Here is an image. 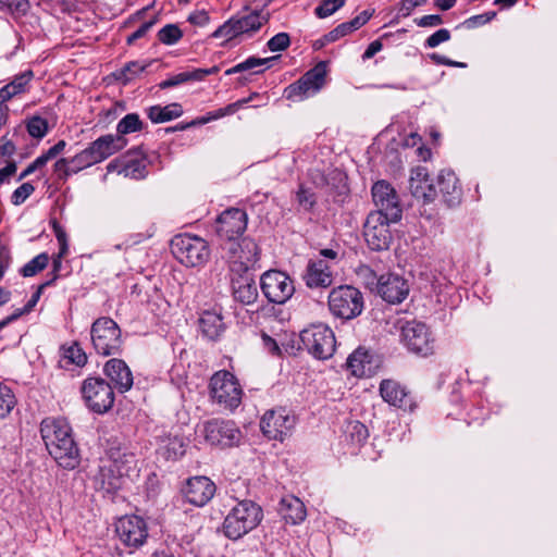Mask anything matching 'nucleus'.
<instances>
[{
  "label": "nucleus",
  "mask_w": 557,
  "mask_h": 557,
  "mask_svg": "<svg viewBox=\"0 0 557 557\" xmlns=\"http://www.w3.org/2000/svg\"><path fill=\"white\" fill-rule=\"evenodd\" d=\"M106 458L101 459L98 472L94 478L95 487L106 493H114L136 469V457L126 444L116 436L107 438Z\"/></svg>",
  "instance_id": "1"
},
{
  "label": "nucleus",
  "mask_w": 557,
  "mask_h": 557,
  "mask_svg": "<svg viewBox=\"0 0 557 557\" xmlns=\"http://www.w3.org/2000/svg\"><path fill=\"white\" fill-rule=\"evenodd\" d=\"M40 433L49 455L61 468L73 470L79 466V448L65 419L45 418L40 423Z\"/></svg>",
  "instance_id": "2"
},
{
  "label": "nucleus",
  "mask_w": 557,
  "mask_h": 557,
  "mask_svg": "<svg viewBox=\"0 0 557 557\" xmlns=\"http://www.w3.org/2000/svg\"><path fill=\"white\" fill-rule=\"evenodd\" d=\"M262 517V508L258 504L249 499L240 500L225 517L223 533L230 540H239L256 529Z\"/></svg>",
  "instance_id": "3"
},
{
  "label": "nucleus",
  "mask_w": 557,
  "mask_h": 557,
  "mask_svg": "<svg viewBox=\"0 0 557 557\" xmlns=\"http://www.w3.org/2000/svg\"><path fill=\"white\" fill-rule=\"evenodd\" d=\"M90 338L98 355L112 356L122 352V331L117 323L109 318H98L90 327Z\"/></svg>",
  "instance_id": "4"
},
{
  "label": "nucleus",
  "mask_w": 557,
  "mask_h": 557,
  "mask_svg": "<svg viewBox=\"0 0 557 557\" xmlns=\"http://www.w3.org/2000/svg\"><path fill=\"white\" fill-rule=\"evenodd\" d=\"M171 250L182 264L191 268L205 264L210 257L208 243L196 235L174 236L171 240Z\"/></svg>",
  "instance_id": "5"
},
{
  "label": "nucleus",
  "mask_w": 557,
  "mask_h": 557,
  "mask_svg": "<svg viewBox=\"0 0 557 557\" xmlns=\"http://www.w3.org/2000/svg\"><path fill=\"white\" fill-rule=\"evenodd\" d=\"M329 308L336 318L355 319L361 314L364 308L362 293L350 285L333 288L329 295Z\"/></svg>",
  "instance_id": "6"
},
{
  "label": "nucleus",
  "mask_w": 557,
  "mask_h": 557,
  "mask_svg": "<svg viewBox=\"0 0 557 557\" xmlns=\"http://www.w3.org/2000/svg\"><path fill=\"white\" fill-rule=\"evenodd\" d=\"M400 342L411 354L417 356L428 357L435 350V339L430 327L417 320L401 322Z\"/></svg>",
  "instance_id": "7"
},
{
  "label": "nucleus",
  "mask_w": 557,
  "mask_h": 557,
  "mask_svg": "<svg viewBox=\"0 0 557 557\" xmlns=\"http://www.w3.org/2000/svg\"><path fill=\"white\" fill-rule=\"evenodd\" d=\"M210 394L216 404L234 410L242 403L243 389L238 380L228 371H219L210 380Z\"/></svg>",
  "instance_id": "8"
},
{
  "label": "nucleus",
  "mask_w": 557,
  "mask_h": 557,
  "mask_svg": "<svg viewBox=\"0 0 557 557\" xmlns=\"http://www.w3.org/2000/svg\"><path fill=\"white\" fill-rule=\"evenodd\" d=\"M300 341L308 352L320 360L331 358L336 347L333 331L322 323L312 324L302 330Z\"/></svg>",
  "instance_id": "9"
},
{
  "label": "nucleus",
  "mask_w": 557,
  "mask_h": 557,
  "mask_svg": "<svg viewBox=\"0 0 557 557\" xmlns=\"http://www.w3.org/2000/svg\"><path fill=\"white\" fill-rule=\"evenodd\" d=\"M223 258L227 260L234 271L246 272L259 260V247L248 237L240 240L220 243Z\"/></svg>",
  "instance_id": "10"
},
{
  "label": "nucleus",
  "mask_w": 557,
  "mask_h": 557,
  "mask_svg": "<svg viewBox=\"0 0 557 557\" xmlns=\"http://www.w3.org/2000/svg\"><path fill=\"white\" fill-rule=\"evenodd\" d=\"M325 76L326 64L325 62H319L298 81L288 85L284 90V97L292 101H302L322 89L325 84Z\"/></svg>",
  "instance_id": "11"
},
{
  "label": "nucleus",
  "mask_w": 557,
  "mask_h": 557,
  "mask_svg": "<svg viewBox=\"0 0 557 557\" xmlns=\"http://www.w3.org/2000/svg\"><path fill=\"white\" fill-rule=\"evenodd\" d=\"M82 394L89 409L104 413L114 404V392L110 383L101 377H88L82 386Z\"/></svg>",
  "instance_id": "12"
},
{
  "label": "nucleus",
  "mask_w": 557,
  "mask_h": 557,
  "mask_svg": "<svg viewBox=\"0 0 557 557\" xmlns=\"http://www.w3.org/2000/svg\"><path fill=\"white\" fill-rule=\"evenodd\" d=\"M260 288L265 298L273 304H285L295 293L293 280L278 270H269L260 277Z\"/></svg>",
  "instance_id": "13"
},
{
  "label": "nucleus",
  "mask_w": 557,
  "mask_h": 557,
  "mask_svg": "<svg viewBox=\"0 0 557 557\" xmlns=\"http://www.w3.org/2000/svg\"><path fill=\"white\" fill-rule=\"evenodd\" d=\"M115 534L124 546L137 549L147 542L148 525L139 516H124L115 522Z\"/></svg>",
  "instance_id": "14"
},
{
  "label": "nucleus",
  "mask_w": 557,
  "mask_h": 557,
  "mask_svg": "<svg viewBox=\"0 0 557 557\" xmlns=\"http://www.w3.org/2000/svg\"><path fill=\"white\" fill-rule=\"evenodd\" d=\"M296 423L295 416L286 408L280 407L265 411L260 421V429L269 440L284 441Z\"/></svg>",
  "instance_id": "15"
},
{
  "label": "nucleus",
  "mask_w": 557,
  "mask_h": 557,
  "mask_svg": "<svg viewBox=\"0 0 557 557\" xmlns=\"http://www.w3.org/2000/svg\"><path fill=\"white\" fill-rule=\"evenodd\" d=\"M389 223H393L392 220L379 212L369 213L363 225V236L371 250L388 249L392 243Z\"/></svg>",
  "instance_id": "16"
},
{
  "label": "nucleus",
  "mask_w": 557,
  "mask_h": 557,
  "mask_svg": "<svg viewBox=\"0 0 557 557\" xmlns=\"http://www.w3.org/2000/svg\"><path fill=\"white\" fill-rule=\"evenodd\" d=\"M247 213L237 208L223 211L215 223V233L221 243L235 242L247 228Z\"/></svg>",
  "instance_id": "17"
},
{
  "label": "nucleus",
  "mask_w": 557,
  "mask_h": 557,
  "mask_svg": "<svg viewBox=\"0 0 557 557\" xmlns=\"http://www.w3.org/2000/svg\"><path fill=\"white\" fill-rule=\"evenodd\" d=\"M372 198L376 207L373 212H379L384 216L398 222L403 215V209L399 198L393 186L386 181H379L372 186Z\"/></svg>",
  "instance_id": "18"
},
{
  "label": "nucleus",
  "mask_w": 557,
  "mask_h": 557,
  "mask_svg": "<svg viewBox=\"0 0 557 557\" xmlns=\"http://www.w3.org/2000/svg\"><path fill=\"white\" fill-rule=\"evenodd\" d=\"M205 438L211 445L232 447L239 443L242 433L231 420L213 419L203 425Z\"/></svg>",
  "instance_id": "19"
},
{
  "label": "nucleus",
  "mask_w": 557,
  "mask_h": 557,
  "mask_svg": "<svg viewBox=\"0 0 557 557\" xmlns=\"http://www.w3.org/2000/svg\"><path fill=\"white\" fill-rule=\"evenodd\" d=\"M376 292L386 302L400 304L409 294V285L403 276L387 273L379 277Z\"/></svg>",
  "instance_id": "20"
},
{
  "label": "nucleus",
  "mask_w": 557,
  "mask_h": 557,
  "mask_svg": "<svg viewBox=\"0 0 557 557\" xmlns=\"http://www.w3.org/2000/svg\"><path fill=\"white\" fill-rule=\"evenodd\" d=\"M409 190L414 198L422 199L424 203H431L437 198L435 183L430 180L429 171L424 166L411 170Z\"/></svg>",
  "instance_id": "21"
},
{
  "label": "nucleus",
  "mask_w": 557,
  "mask_h": 557,
  "mask_svg": "<svg viewBox=\"0 0 557 557\" xmlns=\"http://www.w3.org/2000/svg\"><path fill=\"white\" fill-rule=\"evenodd\" d=\"M216 491L215 484L207 476H194L187 481L185 497L191 505L202 507L209 503Z\"/></svg>",
  "instance_id": "22"
},
{
  "label": "nucleus",
  "mask_w": 557,
  "mask_h": 557,
  "mask_svg": "<svg viewBox=\"0 0 557 557\" xmlns=\"http://www.w3.org/2000/svg\"><path fill=\"white\" fill-rule=\"evenodd\" d=\"M106 376L110 380L113 388L120 393L128 392L133 386V373L126 362L122 359L112 358L103 367Z\"/></svg>",
  "instance_id": "23"
},
{
  "label": "nucleus",
  "mask_w": 557,
  "mask_h": 557,
  "mask_svg": "<svg viewBox=\"0 0 557 557\" xmlns=\"http://www.w3.org/2000/svg\"><path fill=\"white\" fill-rule=\"evenodd\" d=\"M437 197L441 195L443 201L453 207L460 202L461 187L458 184L456 174L450 170H442L436 178Z\"/></svg>",
  "instance_id": "24"
},
{
  "label": "nucleus",
  "mask_w": 557,
  "mask_h": 557,
  "mask_svg": "<svg viewBox=\"0 0 557 557\" xmlns=\"http://www.w3.org/2000/svg\"><path fill=\"white\" fill-rule=\"evenodd\" d=\"M304 278L310 288H326L333 283L330 265L323 259L310 260Z\"/></svg>",
  "instance_id": "25"
},
{
  "label": "nucleus",
  "mask_w": 557,
  "mask_h": 557,
  "mask_svg": "<svg viewBox=\"0 0 557 557\" xmlns=\"http://www.w3.org/2000/svg\"><path fill=\"white\" fill-rule=\"evenodd\" d=\"M127 140L122 136L104 135L96 139L88 146L90 154L94 156L97 163L103 161L119 150L123 149Z\"/></svg>",
  "instance_id": "26"
},
{
  "label": "nucleus",
  "mask_w": 557,
  "mask_h": 557,
  "mask_svg": "<svg viewBox=\"0 0 557 557\" xmlns=\"http://www.w3.org/2000/svg\"><path fill=\"white\" fill-rule=\"evenodd\" d=\"M373 11H362L359 15H357L355 18H352L349 22H345L336 26L334 29L329 32L322 37L321 45H327L330 42H334L338 40L339 38L348 35L349 33L359 29L361 26H363L373 15Z\"/></svg>",
  "instance_id": "27"
},
{
  "label": "nucleus",
  "mask_w": 557,
  "mask_h": 557,
  "mask_svg": "<svg viewBox=\"0 0 557 557\" xmlns=\"http://www.w3.org/2000/svg\"><path fill=\"white\" fill-rule=\"evenodd\" d=\"M234 298L243 305H251L258 298V287L249 275H240L233 281Z\"/></svg>",
  "instance_id": "28"
},
{
  "label": "nucleus",
  "mask_w": 557,
  "mask_h": 557,
  "mask_svg": "<svg viewBox=\"0 0 557 557\" xmlns=\"http://www.w3.org/2000/svg\"><path fill=\"white\" fill-rule=\"evenodd\" d=\"M382 398L392 406L405 408L409 405L410 399L405 388L397 382L384 380L380 385Z\"/></svg>",
  "instance_id": "29"
},
{
  "label": "nucleus",
  "mask_w": 557,
  "mask_h": 557,
  "mask_svg": "<svg viewBox=\"0 0 557 557\" xmlns=\"http://www.w3.org/2000/svg\"><path fill=\"white\" fill-rule=\"evenodd\" d=\"M33 77L34 73L30 70L15 75L9 84L0 89V104L7 106L5 102L12 99L14 96L25 92L26 86L29 84Z\"/></svg>",
  "instance_id": "30"
},
{
  "label": "nucleus",
  "mask_w": 557,
  "mask_h": 557,
  "mask_svg": "<svg viewBox=\"0 0 557 557\" xmlns=\"http://www.w3.org/2000/svg\"><path fill=\"white\" fill-rule=\"evenodd\" d=\"M280 510L284 520L290 524H298L306 518V508L304 503L294 496L283 498L281 500Z\"/></svg>",
  "instance_id": "31"
},
{
  "label": "nucleus",
  "mask_w": 557,
  "mask_h": 557,
  "mask_svg": "<svg viewBox=\"0 0 557 557\" xmlns=\"http://www.w3.org/2000/svg\"><path fill=\"white\" fill-rule=\"evenodd\" d=\"M199 327L207 338L215 341L224 331V323L221 314L214 311H205L199 319Z\"/></svg>",
  "instance_id": "32"
},
{
  "label": "nucleus",
  "mask_w": 557,
  "mask_h": 557,
  "mask_svg": "<svg viewBox=\"0 0 557 557\" xmlns=\"http://www.w3.org/2000/svg\"><path fill=\"white\" fill-rule=\"evenodd\" d=\"M147 113L152 123H164L180 117L183 114V108L180 103L173 102L165 107L152 106Z\"/></svg>",
  "instance_id": "33"
},
{
  "label": "nucleus",
  "mask_w": 557,
  "mask_h": 557,
  "mask_svg": "<svg viewBox=\"0 0 557 557\" xmlns=\"http://www.w3.org/2000/svg\"><path fill=\"white\" fill-rule=\"evenodd\" d=\"M238 35L249 34L258 30L264 23L268 22V15L259 11H253L242 17H233Z\"/></svg>",
  "instance_id": "34"
},
{
  "label": "nucleus",
  "mask_w": 557,
  "mask_h": 557,
  "mask_svg": "<svg viewBox=\"0 0 557 557\" xmlns=\"http://www.w3.org/2000/svg\"><path fill=\"white\" fill-rule=\"evenodd\" d=\"M347 368L355 376H366L370 373L369 354L362 348L356 349L347 359Z\"/></svg>",
  "instance_id": "35"
},
{
  "label": "nucleus",
  "mask_w": 557,
  "mask_h": 557,
  "mask_svg": "<svg viewBox=\"0 0 557 557\" xmlns=\"http://www.w3.org/2000/svg\"><path fill=\"white\" fill-rule=\"evenodd\" d=\"M156 61L149 62H139V61H131L126 63L123 69L117 74V79H121L123 84H127L139 73L147 71L149 66H151Z\"/></svg>",
  "instance_id": "36"
},
{
  "label": "nucleus",
  "mask_w": 557,
  "mask_h": 557,
  "mask_svg": "<svg viewBox=\"0 0 557 557\" xmlns=\"http://www.w3.org/2000/svg\"><path fill=\"white\" fill-rule=\"evenodd\" d=\"M278 58H280L278 55L271 57V58L250 57L247 60H245L244 62H240V63L236 64L235 66L226 70L225 71V75H232V74H235V73H242V72H245V71H250V70H253L257 66L269 64L270 62H272V61H274V60H276Z\"/></svg>",
  "instance_id": "37"
},
{
  "label": "nucleus",
  "mask_w": 557,
  "mask_h": 557,
  "mask_svg": "<svg viewBox=\"0 0 557 557\" xmlns=\"http://www.w3.org/2000/svg\"><path fill=\"white\" fill-rule=\"evenodd\" d=\"M141 127L143 122L139 119V115L136 113H128L117 123V134L115 136L123 137L124 135L140 131Z\"/></svg>",
  "instance_id": "38"
},
{
  "label": "nucleus",
  "mask_w": 557,
  "mask_h": 557,
  "mask_svg": "<svg viewBox=\"0 0 557 557\" xmlns=\"http://www.w3.org/2000/svg\"><path fill=\"white\" fill-rule=\"evenodd\" d=\"M16 405V397L13 391L0 382V419H4Z\"/></svg>",
  "instance_id": "39"
},
{
  "label": "nucleus",
  "mask_w": 557,
  "mask_h": 557,
  "mask_svg": "<svg viewBox=\"0 0 557 557\" xmlns=\"http://www.w3.org/2000/svg\"><path fill=\"white\" fill-rule=\"evenodd\" d=\"M49 262V256L46 252L37 255L28 261L22 269L21 274L24 277H30L42 271Z\"/></svg>",
  "instance_id": "40"
},
{
  "label": "nucleus",
  "mask_w": 557,
  "mask_h": 557,
  "mask_svg": "<svg viewBox=\"0 0 557 557\" xmlns=\"http://www.w3.org/2000/svg\"><path fill=\"white\" fill-rule=\"evenodd\" d=\"M26 129L32 137L40 139L46 136L49 126L46 119L34 115L27 120Z\"/></svg>",
  "instance_id": "41"
},
{
  "label": "nucleus",
  "mask_w": 557,
  "mask_h": 557,
  "mask_svg": "<svg viewBox=\"0 0 557 557\" xmlns=\"http://www.w3.org/2000/svg\"><path fill=\"white\" fill-rule=\"evenodd\" d=\"M183 37V33L176 24H166L158 32V39L163 45H175Z\"/></svg>",
  "instance_id": "42"
},
{
  "label": "nucleus",
  "mask_w": 557,
  "mask_h": 557,
  "mask_svg": "<svg viewBox=\"0 0 557 557\" xmlns=\"http://www.w3.org/2000/svg\"><path fill=\"white\" fill-rule=\"evenodd\" d=\"M247 103V100H238L236 102H233V103H230L228 106H226L225 108H221V109H218L216 111L214 112H210L207 116L205 117H201L199 120V123L200 124H205L209 121H212V120H216V119H220V117H223L225 115H230V114H233L235 113L240 107H243L244 104Z\"/></svg>",
  "instance_id": "43"
},
{
  "label": "nucleus",
  "mask_w": 557,
  "mask_h": 557,
  "mask_svg": "<svg viewBox=\"0 0 557 557\" xmlns=\"http://www.w3.org/2000/svg\"><path fill=\"white\" fill-rule=\"evenodd\" d=\"M0 9L15 15H25L29 10L28 0H0Z\"/></svg>",
  "instance_id": "44"
},
{
  "label": "nucleus",
  "mask_w": 557,
  "mask_h": 557,
  "mask_svg": "<svg viewBox=\"0 0 557 557\" xmlns=\"http://www.w3.org/2000/svg\"><path fill=\"white\" fill-rule=\"evenodd\" d=\"M70 160L72 164V172H77L97 163L94 156L90 154L88 147Z\"/></svg>",
  "instance_id": "45"
},
{
  "label": "nucleus",
  "mask_w": 557,
  "mask_h": 557,
  "mask_svg": "<svg viewBox=\"0 0 557 557\" xmlns=\"http://www.w3.org/2000/svg\"><path fill=\"white\" fill-rule=\"evenodd\" d=\"M64 357L77 367H83L87 362V355L77 343L72 344L64 350Z\"/></svg>",
  "instance_id": "46"
},
{
  "label": "nucleus",
  "mask_w": 557,
  "mask_h": 557,
  "mask_svg": "<svg viewBox=\"0 0 557 557\" xmlns=\"http://www.w3.org/2000/svg\"><path fill=\"white\" fill-rule=\"evenodd\" d=\"M346 0H323L315 8L314 13L320 18H325L345 5Z\"/></svg>",
  "instance_id": "47"
},
{
  "label": "nucleus",
  "mask_w": 557,
  "mask_h": 557,
  "mask_svg": "<svg viewBox=\"0 0 557 557\" xmlns=\"http://www.w3.org/2000/svg\"><path fill=\"white\" fill-rule=\"evenodd\" d=\"M296 199L299 207L309 212L313 209L317 203V198L314 193L310 191L308 188L300 186L298 191L296 193Z\"/></svg>",
  "instance_id": "48"
},
{
  "label": "nucleus",
  "mask_w": 557,
  "mask_h": 557,
  "mask_svg": "<svg viewBox=\"0 0 557 557\" xmlns=\"http://www.w3.org/2000/svg\"><path fill=\"white\" fill-rule=\"evenodd\" d=\"M356 275L358 278L370 289L376 288L377 276L375 272L367 264H360L356 269Z\"/></svg>",
  "instance_id": "49"
},
{
  "label": "nucleus",
  "mask_w": 557,
  "mask_h": 557,
  "mask_svg": "<svg viewBox=\"0 0 557 557\" xmlns=\"http://www.w3.org/2000/svg\"><path fill=\"white\" fill-rule=\"evenodd\" d=\"M124 172L132 178H144L147 174V165L143 160H129L124 166Z\"/></svg>",
  "instance_id": "50"
},
{
  "label": "nucleus",
  "mask_w": 557,
  "mask_h": 557,
  "mask_svg": "<svg viewBox=\"0 0 557 557\" xmlns=\"http://www.w3.org/2000/svg\"><path fill=\"white\" fill-rule=\"evenodd\" d=\"M213 38H224L225 41H230L236 37H238V33L236 30L235 22L230 18L223 25H221L218 29H215L212 35Z\"/></svg>",
  "instance_id": "51"
},
{
  "label": "nucleus",
  "mask_w": 557,
  "mask_h": 557,
  "mask_svg": "<svg viewBox=\"0 0 557 557\" xmlns=\"http://www.w3.org/2000/svg\"><path fill=\"white\" fill-rule=\"evenodd\" d=\"M190 81H195L194 72L193 71L182 72V73L173 75L172 77L161 82L159 84V88L168 89V88L176 87L178 85H182V84L190 82Z\"/></svg>",
  "instance_id": "52"
},
{
  "label": "nucleus",
  "mask_w": 557,
  "mask_h": 557,
  "mask_svg": "<svg viewBox=\"0 0 557 557\" xmlns=\"http://www.w3.org/2000/svg\"><path fill=\"white\" fill-rule=\"evenodd\" d=\"M35 190V187L32 183H23L20 187H17L12 196L11 201L14 206L22 205Z\"/></svg>",
  "instance_id": "53"
},
{
  "label": "nucleus",
  "mask_w": 557,
  "mask_h": 557,
  "mask_svg": "<svg viewBox=\"0 0 557 557\" xmlns=\"http://www.w3.org/2000/svg\"><path fill=\"white\" fill-rule=\"evenodd\" d=\"M158 15H153L150 20L144 22L137 30L126 38L127 45H133L136 40L145 37L147 33L157 24Z\"/></svg>",
  "instance_id": "54"
},
{
  "label": "nucleus",
  "mask_w": 557,
  "mask_h": 557,
  "mask_svg": "<svg viewBox=\"0 0 557 557\" xmlns=\"http://www.w3.org/2000/svg\"><path fill=\"white\" fill-rule=\"evenodd\" d=\"M289 45H290V38L287 33L276 34L275 36L270 38L267 44L268 48L273 52L283 51V50L287 49L289 47Z\"/></svg>",
  "instance_id": "55"
},
{
  "label": "nucleus",
  "mask_w": 557,
  "mask_h": 557,
  "mask_svg": "<svg viewBox=\"0 0 557 557\" xmlns=\"http://www.w3.org/2000/svg\"><path fill=\"white\" fill-rule=\"evenodd\" d=\"M55 280H57V275L54 277H52L51 280H49V281L42 283L41 285H39L37 292L35 294H33L32 298L27 301V304L23 308L16 309V311L17 312H22V315L26 314V313H29L33 310V308L36 306V304L38 302L42 290L46 287H48L51 284H53Z\"/></svg>",
  "instance_id": "56"
},
{
  "label": "nucleus",
  "mask_w": 557,
  "mask_h": 557,
  "mask_svg": "<svg viewBox=\"0 0 557 557\" xmlns=\"http://www.w3.org/2000/svg\"><path fill=\"white\" fill-rule=\"evenodd\" d=\"M449 39L450 32L446 28H441L425 39L424 46L425 48L433 49L441 44L448 41Z\"/></svg>",
  "instance_id": "57"
},
{
  "label": "nucleus",
  "mask_w": 557,
  "mask_h": 557,
  "mask_svg": "<svg viewBox=\"0 0 557 557\" xmlns=\"http://www.w3.org/2000/svg\"><path fill=\"white\" fill-rule=\"evenodd\" d=\"M495 16H496V12H494V11L485 12V13L479 14V15H473V16L467 18L463 22V25L467 28H475V27L483 26V25L487 24Z\"/></svg>",
  "instance_id": "58"
},
{
  "label": "nucleus",
  "mask_w": 557,
  "mask_h": 557,
  "mask_svg": "<svg viewBox=\"0 0 557 557\" xmlns=\"http://www.w3.org/2000/svg\"><path fill=\"white\" fill-rule=\"evenodd\" d=\"M414 23L419 27H436L443 24V17L440 14H430L414 18Z\"/></svg>",
  "instance_id": "59"
},
{
  "label": "nucleus",
  "mask_w": 557,
  "mask_h": 557,
  "mask_svg": "<svg viewBox=\"0 0 557 557\" xmlns=\"http://www.w3.org/2000/svg\"><path fill=\"white\" fill-rule=\"evenodd\" d=\"M261 339H262L264 349H267L270 354H272V355L281 354L280 346L274 338L269 336L267 333H262Z\"/></svg>",
  "instance_id": "60"
},
{
  "label": "nucleus",
  "mask_w": 557,
  "mask_h": 557,
  "mask_svg": "<svg viewBox=\"0 0 557 557\" xmlns=\"http://www.w3.org/2000/svg\"><path fill=\"white\" fill-rule=\"evenodd\" d=\"M209 15L206 11H198L189 15L188 21L198 26H205L209 23Z\"/></svg>",
  "instance_id": "61"
},
{
  "label": "nucleus",
  "mask_w": 557,
  "mask_h": 557,
  "mask_svg": "<svg viewBox=\"0 0 557 557\" xmlns=\"http://www.w3.org/2000/svg\"><path fill=\"white\" fill-rule=\"evenodd\" d=\"M383 48V45L381 42V40H374L372 41L368 48L366 49V51L363 52L362 54V59L363 60H367V59H371L373 58L377 52H380Z\"/></svg>",
  "instance_id": "62"
},
{
  "label": "nucleus",
  "mask_w": 557,
  "mask_h": 557,
  "mask_svg": "<svg viewBox=\"0 0 557 557\" xmlns=\"http://www.w3.org/2000/svg\"><path fill=\"white\" fill-rule=\"evenodd\" d=\"M72 164L70 159H60L54 163V171L59 174H64L67 176L69 174L73 173L71 171Z\"/></svg>",
  "instance_id": "63"
},
{
  "label": "nucleus",
  "mask_w": 557,
  "mask_h": 557,
  "mask_svg": "<svg viewBox=\"0 0 557 557\" xmlns=\"http://www.w3.org/2000/svg\"><path fill=\"white\" fill-rule=\"evenodd\" d=\"M424 2L425 0H403L400 11L404 15H409L414 8L422 5Z\"/></svg>",
  "instance_id": "64"
}]
</instances>
